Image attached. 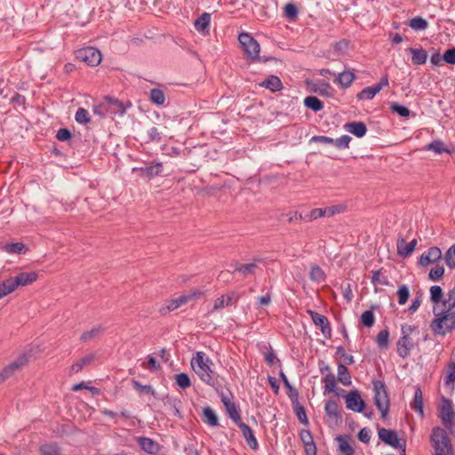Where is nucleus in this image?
Wrapping results in <instances>:
<instances>
[{"label":"nucleus","mask_w":455,"mask_h":455,"mask_svg":"<svg viewBox=\"0 0 455 455\" xmlns=\"http://www.w3.org/2000/svg\"><path fill=\"white\" fill-rule=\"evenodd\" d=\"M191 367L198 378L209 386H214L216 382V372L213 370L212 360L202 351H198L192 357Z\"/></svg>","instance_id":"obj_1"},{"label":"nucleus","mask_w":455,"mask_h":455,"mask_svg":"<svg viewBox=\"0 0 455 455\" xmlns=\"http://www.w3.org/2000/svg\"><path fill=\"white\" fill-rule=\"evenodd\" d=\"M435 318L430 328L436 335H445L455 329V310L444 307H433Z\"/></svg>","instance_id":"obj_2"},{"label":"nucleus","mask_w":455,"mask_h":455,"mask_svg":"<svg viewBox=\"0 0 455 455\" xmlns=\"http://www.w3.org/2000/svg\"><path fill=\"white\" fill-rule=\"evenodd\" d=\"M38 274L35 271L20 272L15 276H11L0 282V293L4 298L13 292L20 286H27L35 283Z\"/></svg>","instance_id":"obj_3"},{"label":"nucleus","mask_w":455,"mask_h":455,"mask_svg":"<svg viewBox=\"0 0 455 455\" xmlns=\"http://www.w3.org/2000/svg\"><path fill=\"white\" fill-rule=\"evenodd\" d=\"M431 441L435 449V455L451 454V446L445 430L435 427L432 431Z\"/></svg>","instance_id":"obj_4"},{"label":"nucleus","mask_w":455,"mask_h":455,"mask_svg":"<svg viewBox=\"0 0 455 455\" xmlns=\"http://www.w3.org/2000/svg\"><path fill=\"white\" fill-rule=\"evenodd\" d=\"M413 331L414 327L408 324H404L401 328L402 336L398 339L396 346L397 354L402 358L407 357L414 346V343L410 337Z\"/></svg>","instance_id":"obj_5"},{"label":"nucleus","mask_w":455,"mask_h":455,"mask_svg":"<svg viewBox=\"0 0 455 455\" xmlns=\"http://www.w3.org/2000/svg\"><path fill=\"white\" fill-rule=\"evenodd\" d=\"M374 385V401L377 408L381 413V418L386 419L389 410V399L381 381H375Z\"/></svg>","instance_id":"obj_6"},{"label":"nucleus","mask_w":455,"mask_h":455,"mask_svg":"<svg viewBox=\"0 0 455 455\" xmlns=\"http://www.w3.org/2000/svg\"><path fill=\"white\" fill-rule=\"evenodd\" d=\"M200 295L201 292L199 291H191L188 294H183L178 298L169 299L165 302V304L163 307L159 308V313L162 315H165L168 313L187 304L191 299L199 297Z\"/></svg>","instance_id":"obj_7"},{"label":"nucleus","mask_w":455,"mask_h":455,"mask_svg":"<svg viewBox=\"0 0 455 455\" xmlns=\"http://www.w3.org/2000/svg\"><path fill=\"white\" fill-rule=\"evenodd\" d=\"M379 437L385 443L390 445L393 448L401 450L402 455H405L406 452V443L404 440L398 437L395 431L380 428L379 429Z\"/></svg>","instance_id":"obj_8"},{"label":"nucleus","mask_w":455,"mask_h":455,"mask_svg":"<svg viewBox=\"0 0 455 455\" xmlns=\"http://www.w3.org/2000/svg\"><path fill=\"white\" fill-rule=\"evenodd\" d=\"M239 43L245 55L251 60H256L260 51L259 44L248 33H241L238 36Z\"/></svg>","instance_id":"obj_9"},{"label":"nucleus","mask_w":455,"mask_h":455,"mask_svg":"<svg viewBox=\"0 0 455 455\" xmlns=\"http://www.w3.org/2000/svg\"><path fill=\"white\" fill-rule=\"evenodd\" d=\"M76 57L77 60L92 67L98 66L102 59L100 52L94 47H84L79 49L76 52Z\"/></svg>","instance_id":"obj_10"},{"label":"nucleus","mask_w":455,"mask_h":455,"mask_svg":"<svg viewBox=\"0 0 455 455\" xmlns=\"http://www.w3.org/2000/svg\"><path fill=\"white\" fill-rule=\"evenodd\" d=\"M28 361V356L26 355H21L3 368L0 371V385L11 378L18 370L26 365Z\"/></svg>","instance_id":"obj_11"},{"label":"nucleus","mask_w":455,"mask_h":455,"mask_svg":"<svg viewBox=\"0 0 455 455\" xmlns=\"http://www.w3.org/2000/svg\"><path fill=\"white\" fill-rule=\"evenodd\" d=\"M345 402L347 408L355 412H362L365 406V403L357 390H353L347 393L345 396Z\"/></svg>","instance_id":"obj_12"},{"label":"nucleus","mask_w":455,"mask_h":455,"mask_svg":"<svg viewBox=\"0 0 455 455\" xmlns=\"http://www.w3.org/2000/svg\"><path fill=\"white\" fill-rule=\"evenodd\" d=\"M307 313L311 316L313 323L316 326H319L321 328L322 333L325 337H330L331 330L330 327V323H329L328 318L326 316H324L323 315L318 314L312 310H307Z\"/></svg>","instance_id":"obj_13"},{"label":"nucleus","mask_w":455,"mask_h":455,"mask_svg":"<svg viewBox=\"0 0 455 455\" xmlns=\"http://www.w3.org/2000/svg\"><path fill=\"white\" fill-rule=\"evenodd\" d=\"M442 258V251L438 247H431L425 251L419 258V265L427 267L438 261Z\"/></svg>","instance_id":"obj_14"},{"label":"nucleus","mask_w":455,"mask_h":455,"mask_svg":"<svg viewBox=\"0 0 455 455\" xmlns=\"http://www.w3.org/2000/svg\"><path fill=\"white\" fill-rule=\"evenodd\" d=\"M136 440L140 448L150 455H156L160 451V445L151 438L139 436Z\"/></svg>","instance_id":"obj_15"},{"label":"nucleus","mask_w":455,"mask_h":455,"mask_svg":"<svg viewBox=\"0 0 455 455\" xmlns=\"http://www.w3.org/2000/svg\"><path fill=\"white\" fill-rule=\"evenodd\" d=\"M210 23L211 14L208 12H204L195 20L194 26L197 32L206 36L210 33Z\"/></svg>","instance_id":"obj_16"},{"label":"nucleus","mask_w":455,"mask_h":455,"mask_svg":"<svg viewBox=\"0 0 455 455\" xmlns=\"http://www.w3.org/2000/svg\"><path fill=\"white\" fill-rule=\"evenodd\" d=\"M418 242L416 239H413L410 243L405 242L404 239H399L397 242V252L398 255L405 258L411 255L413 251L415 250V247L417 245Z\"/></svg>","instance_id":"obj_17"},{"label":"nucleus","mask_w":455,"mask_h":455,"mask_svg":"<svg viewBox=\"0 0 455 455\" xmlns=\"http://www.w3.org/2000/svg\"><path fill=\"white\" fill-rule=\"evenodd\" d=\"M237 426L240 428V430L242 431L243 435L247 442V444L252 450H256L258 448V442L254 436L252 429L248 425L243 423V421L240 422Z\"/></svg>","instance_id":"obj_18"},{"label":"nucleus","mask_w":455,"mask_h":455,"mask_svg":"<svg viewBox=\"0 0 455 455\" xmlns=\"http://www.w3.org/2000/svg\"><path fill=\"white\" fill-rule=\"evenodd\" d=\"M355 76L353 71L346 70L339 75L335 76L334 82L338 84L341 88H348L355 81Z\"/></svg>","instance_id":"obj_19"},{"label":"nucleus","mask_w":455,"mask_h":455,"mask_svg":"<svg viewBox=\"0 0 455 455\" xmlns=\"http://www.w3.org/2000/svg\"><path fill=\"white\" fill-rule=\"evenodd\" d=\"M95 358L93 354L87 355L76 361L69 368V374H76L81 371L84 366L90 364Z\"/></svg>","instance_id":"obj_20"},{"label":"nucleus","mask_w":455,"mask_h":455,"mask_svg":"<svg viewBox=\"0 0 455 455\" xmlns=\"http://www.w3.org/2000/svg\"><path fill=\"white\" fill-rule=\"evenodd\" d=\"M257 262L258 261H253L245 264L235 263L234 266V271L240 273L243 276L251 275L258 268Z\"/></svg>","instance_id":"obj_21"},{"label":"nucleus","mask_w":455,"mask_h":455,"mask_svg":"<svg viewBox=\"0 0 455 455\" xmlns=\"http://www.w3.org/2000/svg\"><path fill=\"white\" fill-rule=\"evenodd\" d=\"M430 300L434 304V307H443V301L445 295L443 294V289L439 285H433L430 287Z\"/></svg>","instance_id":"obj_22"},{"label":"nucleus","mask_w":455,"mask_h":455,"mask_svg":"<svg viewBox=\"0 0 455 455\" xmlns=\"http://www.w3.org/2000/svg\"><path fill=\"white\" fill-rule=\"evenodd\" d=\"M345 129L357 138L363 137L367 132L366 125L363 122L348 123L345 125Z\"/></svg>","instance_id":"obj_23"},{"label":"nucleus","mask_w":455,"mask_h":455,"mask_svg":"<svg viewBox=\"0 0 455 455\" xmlns=\"http://www.w3.org/2000/svg\"><path fill=\"white\" fill-rule=\"evenodd\" d=\"M163 171V164L160 162H154L148 165H146L143 168H140V172L143 175L153 178L156 175H159Z\"/></svg>","instance_id":"obj_24"},{"label":"nucleus","mask_w":455,"mask_h":455,"mask_svg":"<svg viewBox=\"0 0 455 455\" xmlns=\"http://www.w3.org/2000/svg\"><path fill=\"white\" fill-rule=\"evenodd\" d=\"M260 85L267 89H269L272 92H278L282 89V82L279 77L275 76H270L267 79H265Z\"/></svg>","instance_id":"obj_25"},{"label":"nucleus","mask_w":455,"mask_h":455,"mask_svg":"<svg viewBox=\"0 0 455 455\" xmlns=\"http://www.w3.org/2000/svg\"><path fill=\"white\" fill-rule=\"evenodd\" d=\"M408 26L415 31H423L428 28V22L424 18L416 16L409 20Z\"/></svg>","instance_id":"obj_26"},{"label":"nucleus","mask_w":455,"mask_h":455,"mask_svg":"<svg viewBox=\"0 0 455 455\" xmlns=\"http://www.w3.org/2000/svg\"><path fill=\"white\" fill-rule=\"evenodd\" d=\"M408 51L412 53L411 60L416 65L425 64L427 60V53L423 49L409 48Z\"/></svg>","instance_id":"obj_27"},{"label":"nucleus","mask_w":455,"mask_h":455,"mask_svg":"<svg viewBox=\"0 0 455 455\" xmlns=\"http://www.w3.org/2000/svg\"><path fill=\"white\" fill-rule=\"evenodd\" d=\"M103 331L101 326H94L91 330L86 331L82 333L80 337V340L83 342H89L96 338H98Z\"/></svg>","instance_id":"obj_28"},{"label":"nucleus","mask_w":455,"mask_h":455,"mask_svg":"<svg viewBox=\"0 0 455 455\" xmlns=\"http://www.w3.org/2000/svg\"><path fill=\"white\" fill-rule=\"evenodd\" d=\"M149 100L157 106H163L165 103L166 98L162 90L154 88L149 92Z\"/></svg>","instance_id":"obj_29"},{"label":"nucleus","mask_w":455,"mask_h":455,"mask_svg":"<svg viewBox=\"0 0 455 455\" xmlns=\"http://www.w3.org/2000/svg\"><path fill=\"white\" fill-rule=\"evenodd\" d=\"M455 418V412L450 404L443 405L441 410V419L444 425L451 424Z\"/></svg>","instance_id":"obj_30"},{"label":"nucleus","mask_w":455,"mask_h":455,"mask_svg":"<svg viewBox=\"0 0 455 455\" xmlns=\"http://www.w3.org/2000/svg\"><path fill=\"white\" fill-rule=\"evenodd\" d=\"M324 411L328 417L331 419H337L340 417L339 411V406L337 402L333 400H328L325 403L324 405Z\"/></svg>","instance_id":"obj_31"},{"label":"nucleus","mask_w":455,"mask_h":455,"mask_svg":"<svg viewBox=\"0 0 455 455\" xmlns=\"http://www.w3.org/2000/svg\"><path fill=\"white\" fill-rule=\"evenodd\" d=\"M338 379L344 386L351 385L350 373L343 363H340L338 366Z\"/></svg>","instance_id":"obj_32"},{"label":"nucleus","mask_w":455,"mask_h":455,"mask_svg":"<svg viewBox=\"0 0 455 455\" xmlns=\"http://www.w3.org/2000/svg\"><path fill=\"white\" fill-rule=\"evenodd\" d=\"M411 408L418 411L420 416H423V395L419 388H417L414 393L413 402Z\"/></svg>","instance_id":"obj_33"},{"label":"nucleus","mask_w":455,"mask_h":455,"mask_svg":"<svg viewBox=\"0 0 455 455\" xmlns=\"http://www.w3.org/2000/svg\"><path fill=\"white\" fill-rule=\"evenodd\" d=\"M203 420L204 422L212 427H215L218 425V417L215 414L214 411L210 407H206L204 409Z\"/></svg>","instance_id":"obj_34"},{"label":"nucleus","mask_w":455,"mask_h":455,"mask_svg":"<svg viewBox=\"0 0 455 455\" xmlns=\"http://www.w3.org/2000/svg\"><path fill=\"white\" fill-rule=\"evenodd\" d=\"M304 105L315 112L320 111L323 108V102L315 96H308L304 100Z\"/></svg>","instance_id":"obj_35"},{"label":"nucleus","mask_w":455,"mask_h":455,"mask_svg":"<svg viewBox=\"0 0 455 455\" xmlns=\"http://www.w3.org/2000/svg\"><path fill=\"white\" fill-rule=\"evenodd\" d=\"M324 208H315L311 210L307 215L304 217L301 214H299V220H305L307 221H312L317 220L322 217H325Z\"/></svg>","instance_id":"obj_36"},{"label":"nucleus","mask_w":455,"mask_h":455,"mask_svg":"<svg viewBox=\"0 0 455 455\" xmlns=\"http://www.w3.org/2000/svg\"><path fill=\"white\" fill-rule=\"evenodd\" d=\"M443 307L455 310V284L445 294L443 301Z\"/></svg>","instance_id":"obj_37"},{"label":"nucleus","mask_w":455,"mask_h":455,"mask_svg":"<svg viewBox=\"0 0 455 455\" xmlns=\"http://www.w3.org/2000/svg\"><path fill=\"white\" fill-rule=\"evenodd\" d=\"M323 382L324 384V394L334 392L336 389V379L335 376L329 372L323 379Z\"/></svg>","instance_id":"obj_38"},{"label":"nucleus","mask_w":455,"mask_h":455,"mask_svg":"<svg viewBox=\"0 0 455 455\" xmlns=\"http://www.w3.org/2000/svg\"><path fill=\"white\" fill-rule=\"evenodd\" d=\"M309 276H310L311 281L316 282V283H322L325 280L324 272L317 265H315L311 267Z\"/></svg>","instance_id":"obj_39"},{"label":"nucleus","mask_w":455,"mask_h":455,"mask_svg":"<svg viewBox=\"0 0 455 455\" xmlns=\"http://www.w3.org/2000/svg\"><path fill=\"white\" fill-rule=\"evenodd\" d=\"M389 342V331L385 329L380 331L376 338V343L379 348H387Z\"/></svg>","instance_id":"obj_40"},{"label":"nucleus","mask_w":455,"mask_h":455,"mask_svg":"<svg viewBox=\"0 0 455 455\" xmlns=\"http://www.w3.org/2000/svg\"><path fill=\"white\" fill-rule=\"evenodd\" d=\"M378 91L375 89L374 86L366 87L363 90H362L359 93H357L356 98L359 100H371L375 97L376 94H378Z\"/></svg>","instance_id":"obj_41"},{"label":"nucleus","mask_w":455,"mask_h":455,"mask_svg":"<svg viewBox=\"0 0 455 455\" xmlns=\"http://www.w3.org/2000/svg\"><path fill=\"white\" fill-rule=\"evenodd\" d=\"M226 411H227L228 416L230 417V419L236 425H238L240 422H242L239 411H238L235 403L227 404Z\"/></svg>","instance_id":"obj_42"},{"label":"nucleus","mask_w":455,"mask_h":455,"mask_svg":"<svg viewBox=\"0 0 455 455\" xmlns=\"http://www.w3.org/2000/svg\"><path fill=\"white\" fill-rule=\"evenodd\" d=\"M426 149L433 151L435 154L449 152V150L445 148L443 142H442L441 140H434L433 142L426 146Z\"/></svg>","instance_id":"obj_43"},{"label":"nucleus","mask_w":455,"mask_h":455,"mask_svg":"<svg viewBox=\"0 0 455 455\" xmlns=\"http://www.w3.org/2000/svg\"><path fill=\"white\" fill-rule=\"evenodd\" d=\"M315 86L316 88L315 91L319 92L321 95L330 96L332 93L333 89L328 83L324 81H318Z\"/></svg>","instance_id":"obj_44"},{"label":"nucleus","mask_w":455,"mask_h":455,"mask_svg":"<svg viewBox=\"0 0 455 455\" xmlns=\"http://www.w3.org/2000/svg\"><path fill=\"white\" fill-rule=\"evenodd\" d=\"M444 261L450 268H455V243L446 251Z\"/></svg>","instance_id":"obj_45"},{"label":"nucleus","mask_w":455,"mask_h":455,"mask_svg":"<svg viewBox=\"0 0 455 455\" xmlns=\"http://www.w3.org/2000/svg\"><path fill=\"white\" fill-rule=\"evenodd\" d=\"M375 316L371 310L364 311L361 315V323L366 327H371L374 324Z\"/></svg>","instance_id":"obj_46"},{"label":"nucleus","mask_w":455,"mask_h":455,"mask_svg":"<svg viewBox=\"0 0 455 455\" xmlns=\"http://www.w3.org/2000/svg\"><path fill=\"white\" fill-rule=\"evenodd\" d=\"M176 383L179 387L186 389L191 386V381L187 373H179L175 376Z\"/></svg>","instance_id":"obj_47"},{"label":"nucleus","mask_w":455,"mask_h":455,"mask_svg":"<svg viewBox=\"0 0 455 455\" xmlns=\"http://www.w3.org/2000/svg\"><path fill=\"white\" fill-rule=\"evenodd\" d=\"M75 119L77 123L85 124L90 121L89 112L83 108H79L76 113Z\"/></svg>","instance_id":"obj_48"},{"label":"nucleus","mask_w":455,"mask_h":455,"mask_svg":"<svg viewBox=\"0 0 455 455\" xmlns=\"http://www.w3.org/2000/svg\"><path fill=\"white\" fill-rule=\"evenodd\" d=\"M337 355H339V358L342 360L344 365H350L354 363L353 355L347 354L345 348L342 347H337Z\"/></svg>","instance_id":"obj_49"},{"label":"nucleus","mask_w":455,"mask_h":455,"mask_svg":"<svg viewBox=\"0 0 455 455\" xmlns=\"http://www.w3.org/2000/svg\"><path fill=\"white\" fill-rule=\"evenodd\" d=\"M284 16L290 20H294L298 16V9L292 4H287L284 6Z\"/></svg>","instance_id":"obj_50"},{"label":"nucleus","mask_w":455,"mask_h":455,"mask_svg":"<svg viewBox=\"0 0 455 455\" xmlns=\"http://www.w3.org/2000/svg\"><path fill=\"white\" fill-rule=\"evenodd\" d=\"M351 141V137L348 135H343L340 138L334 140L333 145L339 149H345L348 148Z\"/></svg>","instance_id":"obj_51"},{"label":"nucleus","mask_w":455,"mask_h":455,"mask_svg":"<svg viewBox=\"0 0 455 455\" xmlns=\"http://www.w3.org/2000/svg\"><path fill=\"white\" fill-rule=\"evenodd\" d=\"M339 450L341 455H353L354 453L353 447L344 439H339Z\"/></svg>","instance_id":"obj_52"},{"label":"nucleus","mask_w":455,"mask_h":455,"mask_svg":"<svg viewBox=\"0 0 455 455\" xmlns=\"http://www.w3.org/2000/svg\"><path fill=\"white\" fill-rule=\"evenodd\" d=\"M397 294H398V303L400 305H404L407 302L409 296H410L408 287L405 285L401 286L397 291Z\"/></svg>","instance_id":"obj_53"},{"label":"nucleus","mask_w":455,"mask_h":455,"mask_svg":"<svg viewBox=\"0 0 455 455\" xmlns=\"http://www.w3.org/2000/svg\"><path fill=\"white\" fill-rule=\"evenodd\" d=\"M221 298H224V302H225L226 306L228 307L229 305L237 303L240 296L235 291H230L227 294L221 295Z\"/></svg>","instance_id":"obj_54"},{"label":"nucleus","mask_w":455,"mask_h":455,"mask_svg":"<svg viewBox=\"0 0 455 455\" xmlns=\"http://www.w3.org/2000/svg\"><path fill=\"white\" fill-rule=\"evenodd\" d=\"M371 283L373 284L386 285V284H387V277L382 275V273L380 270H377V271L372 272Z\"/></svg>","instance_id":"obj_55"},{"label":"nucleus","mask_w":455,"mask_h":455,"mask_svg":"<svg viewBox=\"0 0 455 455\" xmlns=\"http://www.w3.org/2000/svg\"><path fill=\"white\" fill-rule=\"evenodd\" d=\"M40 455H59V451L56 445L44 444L40 448Z\"/></svg>","instance_id":"obj_56"},{"label":"nucleus","mask_w":455,"mask_h":455,"mask_svg":"<svg viewBox=\"0 0 455 455\" xmlns=\"http://www.w3.org/2000/svg\"><path fill=\"white\" fill-rule=\"evenodd\" d=\"M390 109L392 112L397 113L399 116L403 117H407L410 116L409 108L397 103L393 104Z\"/></svg>","instance_id":"obj_57"},{"label":"nucleus","mask_w":455,"mask_h":455,"mask_svg":"<svg viewBox=\"0 0 455 455\" xmlns=\"http://www.w3.org/2000/svg\"><path fill=\"white\" fill-rule=\"evenodd\" d=\"M444 273V268L441 266H435L429 272V278L432 281H438Z\"/></svg>","instance_id":"obj_58"},{"label":"nucleus","mask_w":455,"mask_h":455,"mask_svg":"<svg viewBox=\"0 0 455 455\" xmlns=\"http://www.w3.org/2000/svg\"><path fill=\"white\" fill-rule=\"evenodd\" d=\"M295 412H296V416H297L298 419L299 420V422L301 424L307 426L308 424V420L307 418L305 409L302 406L297 404L295 407Z\"/></svg>","instance_id":"obj_59"},{"label":"nucleus","mask_w":455,"mask_h":455,"mask_svg":"<svg viewBox=\"0 0 455 455\" xmlns=\"http://www.w3.org/2000/svg\"><path fill=\"white\" fill-rule=\"evenodd\" d=\"M133 387L134 388L139 391L140 393H145V394H151L154 395L155 391L151 386L148 385H141L140 382L133 380Z\"/></svg>","instance_id":"obj_60"},{"label":"nucleus","mask_w":455,"mask_h":455,"mask_svg":"<svg viewBox=\"0 0 455 455\" xmlns=\"http://www.w3.org/2000/svg\"><path fill=\"white\" fill-rule=\"evenodd\" d=\"M344 210L342 205H332L324 208L325 217H331L337 213L341 212Z\"/></svg>","instance_id":"obj_61"},{"label":"nucleus","mask_w":455,"mask_h":455,"mask_svg":"<svg viewBox=\"0 0 455 455\" xmlns=\"http://www.w3.org/2000/svg\"><path fill=\"white\" fill-rule=\"evenodd\" d=\"M443 60L448 64H455V48L447 50L443 55Z\"/></svg>","instance_id":"obj_62"},{"label":"nucleus","mask_w":455,"mask_h":455,"mask_svg":"<svg viewBox=\"0 0 455 455\" xmlns=\"http://www.w3.org/2000/svg\"><path fill=\"white\" fill-rule=\"evenodd\" d=\"M148 136L150 141L159 142L161 140V132L156 127H151L148 131Z\"/></svg>","instance_id":"obj_63"},{"label":"nucleus","mask_w":455,"mask_h":455,"mask_svg":"<svg viewBox=\"0 0 455 455\" xmlns=\"http://www.w3.org/2000/svg\"><path fill=\"white\" fill-rule=\"evenodd\" d=\"M56 138L60 141H66L71 138V132L66 128H61L57 132Z\"/></svg>","instance_id":"obj_64"}]
</instances>
